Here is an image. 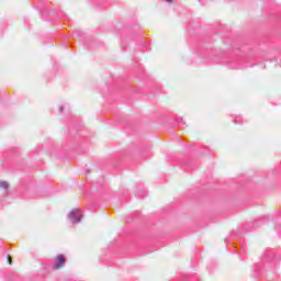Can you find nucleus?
Masks as SVG:
<instances>
[{"label":"nucleus","instance_id":"obj_1","mask_svg":"<svg viewBox=\"0 0 281 281\" xmlns=\"http://www.w3.org/2000/svg\"><path fill=\"white\" fill-rule=\"evenodd\" d=\"M67 262V257L65 255H58L55 257V269H63Z\"/></svg>","mask_w":281,"mask_h":281},{"label":"nucleus","instance_id":"obj_2","mask_svg":"<svg viewBox=\"0 0 281 281\" xmlns=\"http://www.w3.org/2000/svg\"><path fill=\"white\" fill-rule=\"evenodd\" d=\"M81 218H82V215H80V213L72 212L70 214L71 223H80Z\"/></svg>","mask_w":281,"mask_h":281},{"label":"nucleus","instance_id":"obj_3","mask_svg":"<svg viewBox=\"0 0 281 281\" xmlns=\"http://www.w3.org/2000/svg\"><path fill=\"white\" fill-rule=\"evenodd\" d=\"M0 188H2V190H8V188H10V184L7 181H0Z\"/></svg>","mask_w":281,"mask_h":281},{"label":"nucleus","instance_id":"obj_4","mask_svg":"<svg viewBox=\"0 0 281 281\" xmlns=\"http://www.w3.org/2000/svg\"><path fill=\"white\" fill-rule=\"evenodd\" d=\"M8 262H9V265H12V257L11 256H8Z\"/></svg>","mask_w":281,"mask_h":281},{"label":"nucleus","instance_id":"obj_5","mask_svg":"<svg viewBox=\"0 0 281 281\" xmlns=\"http://www.w3.org/2000/svg\"><path fill=\"white\" fill-rule=\"evenodd\" d=\"M165 1H167L168 3H171L172 0H165Z\"/></svg>","mask_w":281,"mask_h":281}]
</instances>
